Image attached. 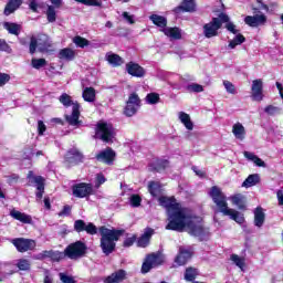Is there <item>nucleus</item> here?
I'll list each match as a JSON object with an SVG mask.
<instances>
[{
    "mask_svg": "<svg viewBox=\"0 0 283 283\" xmlns=\"http://www.w3.org/2000/svg\"><path fill=\"white\" fill-rule=\"evenodd\" d=\"M59 277H60L62 283H76V280H74V276L69 275L67 273L61 272L59 274Z\"/></svg>",
    "mask_w": 283,
    "mask_h": 283,
    "instance_id": "obj_53",
    "label": "nucleus"
},
{
    "mask_svg": "<svg viewBox=\"0 0 283 283\" xmlns=\"http://www.w3.org/2000/svg\"><path fill=\"white\" fill-rule=\"evenodd\" d=\"M198 277V270L193 268H188L185 273L186 282H193Z\"/></svg>",
    "mask_w": 283,
    "mask_h": 283,
    "instance_id": "obj_44",
    "label": "nucleus"
},
{
    "mask_svg": "<svg viewBox=\"0 0 283 283\" xmlns=\"http://www.w3.org/2000/svg\"><path fill=\"white\" fill-rule=\"evenodd\" d=\"M209 196L212 199V202H214L219 213L228 216V218L237 222V224H244V214L229 207L227 195H224L220 188L213 186L209 191Z\"/></svg>",
    "mask_w": 283,
    "mask_h": 283,
    "instance_id": "obj_2",
    "label": "nucleus"
},
{
    "mask_svg": "<svg viewBox=\"0 0 283 283\" xmlns=\"http://www.w3.org/2000/svg\"><path fill=\"white\" fill-rule=\"evenodd\" d=\"M107 63H109V65H113V67H118L120 65H123L124 61L123 57H120L118 54L116 53H106L105 56Z\"/></svg>",
    "mask_w": 283,
    "mask_h": 283,
    "instance_id": "obj_30",
    "label": "nucleus"
},
{
    "mask_svg": "<svg viewBox=\"0 0 283 283\" xmlns=\"http://www.w3.org/2000/svg\"><path fill=\"white\" fill-rule=\"evenodd\" d=\"M70 211H72V208H70V206H65L59 216H70Z\"/></svg>",
    "mask_w": 283,
    "mask_h": 283,
    "instance_id": "obj_64",
    "label": "nucleus"
},
{
    "mask_svg": "<svg viewBox=\"0 0 283 283\" xmlns=\"http://www.w3.org/2000/svg\"><path fill=\"white\" fill-rule=\"evenodd\" d=\"M106 180L107 179H105V176H103V174H98L95 179V186L101 187V185H104Z\"/></svg>",
    "mask_w": 283,
    "mask_h": 283,
    "instance_id": "obj_61",
    "label": "nucleus"
},
{
    "mask_svg": "<svg viewBox=\"0 0 283 283\" xmlns=\"http://www.w3.org/2000/svg\"><path fill=\"white\" fill-rule=\"evenodd\" d=\"M231 262H233V264H235V266H238L240 270L244 271V266H245V261L244 258L238 255V254H232L230 256Z\"/></svg>",
    "mask_w": 283,
    "mask_h": 283,
    "instance_id": "obj_42",
    "label": "nucleus"
},
{
    "mask_svg": "<svg viewBox=\"0 0 283 283\" xmlns=\"http://www.w3.org/2000/svg\"><path fill=\"white\" fill-rule=\"evenodd\" d=\"M77 3H82L83 6H92L95 8H101L103 6V1L101 0H75Z\"/></svg>",
    "mask_w": 283,
    "mask_h": 283,
    "instance_id": "obj_52",
    "label": "nucleus"
},
{
    "mask_svg": "<svg viewBox=\"0 0 283 283\" xmlns=\"http://www.w3.org/2000/svg\"><path fill=\"white\" fill-rule=\"evenodd\" d=\"M13 244L20 253H25V251H32L36 248V242L32 239H15Z\"/></svg>",
    "mask_w": 283,
    "mask_h": 283,
    "instance_id": "obj_12",
    "label": "nucleus"
},
{
    "mask_svg": "<svg viewBox=\"0 0 283 283\" xmlns=\"http://www.w3.org/2000/svg\"><path fill=\"white\" fill-rule=\"evenodd\" d=\"M29 8L30 10H32V12H39V8H41V3H39V1L36 0H31L29 3Z\"/></svg>",
    "mask_w": 283,
    "mask_h": 283,
    "instance_id": "obj_57",
    "label": "nucleus"
},
{
    "mask_svg": "<svg viewBox=\"0 0 283 283\" xmlns=\"http://www.w3.org/2000/svg\"><path fill=\"white\" fill-rule=\"evenodd\" d=\"M67 158H69V160L73 161V163H81V160H83V154H81V151L74 149L67 154Z\"/></svg>",
    "mask_w": 283,
    "mask_h": 283,
    "instance_id": "obj_45",
    "label": "nucleus"
},
{
    "mask_svg": "<svg viewBox=\"0 0 283 283\" xmlns=\"http://www.w3.org/2000/svg\"><path fill=\"white\" fill-rule=\"evenodd\" d=\"M59 101L62 103V105H64V107H72V109H74V105L78 104L77 102L72 101V96L67 95L66 93H63Z\"/></svg>",
    "mask_w": 283,
    "mask_h": 283,
    "instance_id": "obj_40",
    "label": "nucleus"
},
{
    "mask_svg": "<svg viewBox=\"0 0 283 283\" xmlns=\"http://www.w3.org/2000/svg\"><path fill=\"white\" fill-rule=\"evenodd\" d=\"M86 249L87 248L83 242L77 241L65 249V255H67L70 260H76L78 258H82V255H85Z\"/></svg>",
    "mask_w": 283,
    "mask_h": 283,
    "instance_id": "obj_9",
    "label": "nucleus"
},
{
    "mask_svg": "<svg viewBox=\"0 0 283 283\" xmlns=\"http://www.w3.org/2000/svg\"><path fill=\"white\" fill-rule=\"evenodd\" d=\"M223 87L228 94L235 95L238 94V90L235 88V85L231 83L229 80L223 81Z\"/></svg>",
    "mask_w": 283,
    "mask_h": 283,
    "instance_id": "obj_48",
    "label": "nucleus"
},
{
    "mask_svg": "<svg viewBox=\"0 0 283 283\" xmlns=\"http://www.w3.org/2000/svg\"><path fill=\"white\" fill-rule=\"evenodd\" d=\"M10 74L0 72V87L8 85L10 83Z\"/></svg>",
    "mask_w": 283,
    "mask_h": 283,
    "instance_id": "obj_54",
    "label": "nucleus"
},
{
    "mask_svg": "<svg viewBox=\"0 0 283 283\" xmlns=\"http://www.w3.org/2000/svg\"><path fill=\"white\" fill-rule=\"evenodd\" d=\"M23 3V0H10L6 8H4V14L6 17H10L15 10H19Z\"/></svg>",
    "mask_w": 283,
    "mask_h": 283,
    "instance_id": "obj_29",
    "label": "nucleus"
},
{
    "mask_svg": "<svg viewBox=\"0 0 283 283\" xmlns=\"http://www.w3.org/2000/svg\"><path fill=\"white\" fill-rule=\"evenodd\" d=\"M161 32L172 41H180L182 39V30L178 27H166L161 29Z\"/></svg>",
    "mask_w": 283,
    "mask_h": 283,
    "instance_id": "obj_20",
    "label": "nucleus"
},
{
    "mask_svg": "<svg viewBox=\"0 0 283 283\" xmlns=\"http://www.w3.org/2000/svg\"><path fill=\"white\" fill-rule=\"evenodd\" d=\"M0 51L11 53L12 49H10V45H8V42H6V40L0 39Z\"/></svg>",
    "mask_w": 283,
    "mask_h": 283,
    "instance_id": "obj_56",
    "label": "nucleus"
},
{
    "mask_svg": "<svg viewBox=\"0 0 283 283\" xmlns=\"http://www.w3.org/2000/svg\"><path fill=\"white\" fill-rule=\"evenodd\" d=\"M10 216L14 220L22 222V224H32V216L27 214L25 212H21L19 210H11Z\"/></svg>",
    "mask_w": 283,
    "mask_h": 283,
    "instance_id": "obj_24",
    "label": "nucleus"
},
{
    "mask_svg": "<svg viewBox=\"0 0 283 283\" xmlns=\"http://www.w3.org/2000/svg\"><path fill=\"white\" fill-rule=\"evenodd\" d=\"M244 41H247V39L244 38V35L238 33L234 39H232L229 44L228 48H230V50H235V48H238V45H242V43H244Z\"/></svg>",
    "mask_w": 283,
    "mask_h": 283,
    "instance_id": "obj_39",
    "label": "nucleus"
},
{
    "mask_svg": "<svg viewBox=\"0 0 283 283\" xmlns=\"http://www.w3.org/2000/svg\"><path fill=\"white\" fill-rule=\"evenodd\" d=\"M48 129V127L45 126V124L43 123V120H39L38 122V132L40 136H43V134H45V130Z\"/></svg>",
    "mask_w": 283,
    "mask_h": 283,
    "instance_id": "obj_60",
    "label": "nucleus"
},
{
    "mask_svg": "<svg viewBox=\"0 0 283 283\" xmlns=\"http://www.w3.org/2000/svg\"><path fill=\"white\" fill-rule=\"evenodd\" d=\"M251 97L256 102L264 98V81H262V78L252 81Z\"/></svg>",
    "mask_w": 283,
    "mask_h": 283,
    "instance_id": "obj_10",
    "label": "nucleus"
},
{
    "mask_svg": "<svg viewBox=\"0 0 283 283\" xmlns=\"http://www.w3.org/2000/svg\"><path fill=\"white\" fill-rule=\"evenodd\" d=\"M122 17L125 19V21H127V23H129L130 25H134V23H136V21L134 20V15L129 14V12L125 11L123 12Z\"/></svg>",
    "mask_w": 283,
    "mask_h": 283,
    "instance_id": "obj_58",
    "label": "nucleus"
},
{
    "mask_svg": "<svg viewBox=\"0 0 283 283\" xmlns=\"http://www.w3.org/2000/svg\"><path fill=\"white\" fill-rule=\"evenodd\" d=\"M28 179L31 185H35L38 190L36 198L41 200V198H43V192L45 191V179L41 176L32 175V172H29Z\"/></svg>",
    "mask_w": 283,
    "mask_h": 283,
    "instance_id": "obj_11",
    "label": "nucleus"
},
{
    "mask_svg": "<svg viewBox=\"0 0 283 283\" xmlns=\"http://www.w3.org/2000/svg\"><path fill=\"white\" fill-rule=\"evenodd\" d=\"M136 242V237L134 234L128 235L124 241V247H133Z\"/></svg>",
    "mask_w": 283,
    "mask_h": 283,
    "instance_id": "obj_59",
    "label": "nucleus"
},
{
    "mask_svg": "<svg viewBox=\"0 0 283 283\" xmlns=\"http://www.w3.org/2000/svg\"><path fill=\"white\" fill-rule=\"evenodd\" d=\"M116 136V129L111 123L99 122L96 127V137L104 143H112Z\"/></svg>",
    "mask_w": 283,
    "mask_h": 283,
    "instance_id": "obj_4",
    "label": "nucleus"
},
{
    "mask_svg": "<svg viewBox=\"0 0 283 283\" xmlns=\"http://www.w3.org/2000/svg\"><path fill=\"white\" fill-rule=\"evenodd\" d=\"M2 28L9 32V34H13V36H19L21 34V24L14 22H3Z\"/></svg>",
    "mask_w": 283,
    "mask_h": 283,
    "instance_id": "obj_28",
    "label": "nucleus"
},
{
    "mask_svg": "<svg viewBox=\"0 0 283 283\" xmlns=\"http://www.w3.org/2000/svg\"><path fill=\"white\" fill-rule=\"evenodd\" d=\"M229 200L232 202L234 207L240 209L241 211L247 209V198L242 193H235L229 197Z\"/></svg>",
    "mask_w": 283,
    "mask_h": 283,
    "instance_id": "obj_23",
    "label": "nucleus"
},
{
    "mask_svg": "<svg viewBox=\"0 0 283 283\" xmlns=\"http://www.w3.org/2000/svg\"><path fill=\"white\" fill-rule=\"evenodd\" d=\"M148 191L154 198H158L163 193V186L158 181H150L148 185Z\"/></svg>",
    "mask_w": 283,
    "mask_h": 283,
    "instance_id": "obj_36",
    "label": "nucleus"
},
{
    "mask_svg": "<svg viewBox=\"0 0 283 283\" xmlns=\"http://www.w3.org/2000/svg\"><path fill=\"white\" fill-rule=\"evenodd\" d=\"M165 262V259L161 254H149L146 256L143 265H142V273H149L150 269H156V266H160Z\"/></svg>",
    "mask_w": 283,
    "mask_h": 283,
    "instance_id": "obj_6",
    "label": "nucleus"
},
{
    "mask_svg": "<svg viewBox=\"0 0 283 283\" xmlns=\"http://www.w3.org/2000/svg\"><path fill=\"white\" fill-rule=\"evenodd\" d=\"M73 43H75L77 48H87V45H90V41L81 35L73 38Z\"/></svg>",
    "mask_w": 283,
    "mask_h": 283,
    "instance_id": "obj_50",
    "label": "nucleus"
},
{
    "mask_svg": "<svg viewBox=\"0 0 283 283\" xmlns=\"http://www.w3.org/2000/svg\"><path fill=\"white\" fill-rule=\"evenodd\" d=\"M276 198H277L279 207L283 209V190H277Z\"/></svg>",
    "mask_w": 283,
    "mask_h": 283,
    "instance_id": "obj_62",
    "label": "nucleus"
},
{
    "mask_svg": "<svg viewBox=\"0 0 283 283\" xmlns=\"http://www.w3.org/2000/svg\"><path fill=\"white\" fill-rule=\"evenodd\" d=\"M151 235H154V230L151 228H147L142 238L137 242L138 247H147V244H149V240H151Z\"/></svg>",
    "mask_w": 283,
    "mask_h": 283,
    "instance_id": "obj_33",
    "label": "nucleus"
},
{
    "mask_svg": "<svg viewBox=\"0 0 283 283\" xmlns=\"http://www.w3.org/2000/svg\"><path fill=\"white\" fill-rule=\"evenodd\" d=\"M127 279V272L125 270H117L111 275L103 279L104 283H122Z\"/></svg>",
    "mask_w": 283,
    "mask_h": 283,
    "instance_id": "obj_18",
    "label": "nucleus"
},
{
    "mask_svg": "<svg viewBox=\"0 0 283 283\" xmlns=\"http://www.w3.org/2000/svg\"><path fill=\"white\" fill-rule=\"evenodd\" d=\"M187 92L200 94V92H205V86L196 83L188 84L186 87Z\"/></svg>",
    "mask_w": 283,
    "mask_h": 283,
    "instance_id": "obj_47",
    "label": "nucleus"
},
{
    "mask_svg": "<svg viewBox=\"0 0 283 283\" xmlns=\"http://www.w3.org/2000/svg\"><path fill=\"white\" fill-rule=\"evenodd\" d=\"M97 160L99 163H105L106 165H112L114 163V158H116V153L112 150V148H106L96 155Z\"/></svg>",
    "mask_w": 283,
    "mask_h": 283,
    "instance_id": "obj_21",
    "label": "nucleus"
},
{
    "mask_svg": "<svg viewBox=\"0 0 283 283\" xmlns=\"http://www.w3.org/2000/svg\"><path fill=\"white\" fill-rule=\"evenodd\" d=\"M180 123L188 129V132H193V122L191 120V116L185 112H179L177 114Z\"/></svg>",
    "mask_w": 283,
    "mask_h": 283,
    "instance_id": "obj_26",
    "label": "nucleus"
},
{
    "mask_svg": "<svg viewBox=\"0 0 283 283\" xmlns=\"http://www.w3.org/2000/svg\"><path fill=\"white\" fill-rule=\"evenodd\" d=\"M222 28V20L220 18H212V20L203 25V35L206 39H213L218 36V30Z\"/></svg>",
    "mask_w": 283,
    "mask_h": 283,
    "instance_id": "obj_7",
    "label": "nucleus"
},
{
    "mask_svg": "<svg viewBox=\"0 0 283 283\" xmlns=\"http://www.w3.org/2000/svg\"><path fill=\"white\" fill-rule=\"evenodd\" d=\"M160 207H164L168 216L166 229L170 231H187L190 235L207 240L209 229L202 224V218L193 216V212L174 197L161 196L158 198Z\"/></svg>",
    "mask_w": 283,
    "mask_h": 283,
    "instance_id": "obj_1",
    "label": "nucleus"
},
{
    "mask_svg": "<svg viewBox=\"0 0 283 283\" xmlns=\"http://www.w3.org/2000/svg\"><path fill=\"white\" fill-rule=\"evenodd\" d=\"M74 229L75 231H77V233H81V231H86V233H88L90 235H96L98 231L94 223L86 224L83 220H76L74 222Z\"/></svg>",
    "mask_w": 283,
    "mask_h": 283,
    "instance_id": "obj_14",
    "label": "nucleus"
},
{
    "mask_svg": "<svg viewBox=\"0 0 283 283\" xmlns=\"http://www.w3.org/2000/svg\"><path fill=\"white\" fill-rule=\"evenodd\" d=\"M50 45H52V42L48 35L39 34L36 36H32L29 46L30 54H34L36 52V48L40 52H46Z\"/></svg>",
    "mask_w": 283,
    "mask_h": 283,
    "instance_id": "obj_5",
    "label": "nucleus"
},
{
    "mask_svg": "<svg viewBox=\"0 0 283 283\" xmlns=\"http://www.w3.org/2000/svg\"><path fill=\"white\" fill-rule=\"evenodd\" d=\"M46 19H48L49 23H54V21H56V10H55V7L48 6Z\"/></svg>",
    "mask_w": 283,
    "mask_h": 283,
    "instance_id": "obj_49",
    "label": "nucleus"
},
{
    "mask_svg": "<svg viewBox=\"0 0 283 283\" xmlns=\"http://www.w3.org/2000/svg\"><path fill=\"white\" fill-rule=\"evenodd\" d=\"M149 19L153 21L154 25H157V28L160 29V32L167 28V18L159 14H153Z\"/></svg>",
    "mask_w": 283,
    "mask_h": 283,
    "instance_id": "obj_31",
    "label": "nucleus"
},
{
    "mask_svg": "<svg viewBox=\"0 0 283 283\" xmlns=\"http://www.w3.org/2000/svg\"><path fill=\"white\" fill-rule=\"evenodd\" d=\"M195 12L196 11V2L193 0H184L181 6L176 9V12Z\"/></svg>",
    "mask_w": 283,
    "mask_h": 283,
    "instance_id": "obj_37",
    "label": "nucleus"
},
{
    "mask_svg": "<svg viewBox=\"0 0 283 283\" xmlns=\"http://www.w3.org/2000/svg\"><path fill=\"white\" fill-rule=\"evenodd\" d=\"M78 109H81V105L73 104L72 114L65 116L66 123H69V125H71L72 127H81L82 122L78 120L81 112Z\"/></svg>",
    "mask_w": 283,
    "mask_h": 283,
    "instance_id": "obj_13",
    "label": "nucleus"
},
{
    "mask_svg": "<svg viewBox=\"0 0 283 283\" xmlns=\"http://www.w3.org/2000/svg\"><path fill=\"white\" fill-rule=\"evenodd\" d=\"M264 220H265L264 210L262 208H256L254 210V224H255V227H258L259 229L262 228V226L264 224Z\"/></svg>",
    "mask_w": 283,
    "mask_h": 283,
    "instance_id": "obj_35",
    "label": "nucleus"
},
{
    "mask_svg": "<svg viewBox=\"0 0 283 283\" xmlns=\"http://www.w3.org/2000/svg\"><path fill=\"white\" fill-rule=\"evenodd\" d=\"M19 271H30V261L28 259H20L17 262Z\"/></svg>",
    "mask_w": 283,
    "mask_h": 283,
    "instance_id": "obj_51",
    "label": "nucleus"
},
{
    "mask_svg": "<svg viewBox=\"0 0 283 283\" xmlns=\"http://www.w3.org/2000/svg\"><path fill=\"white\" fill-rule=\"evenodd\" d=\"M40 258H50L51 260L59 262V260L63 258V253L54 251H44L43 253L40 254Z\"/></svg>",
    "mask_w": 283,
    "mask_h": 283,
    "instance_id": "obj_41",
    "label": "nucleus"
},
{
    "mask_svg": "<svg viewBox=\"0 0 283 283\" xmlns=\"http://www.w3.org/2000/svg\"><path fill=\"white\" fill-rule=\"evenodd\" d=\"M57 57L61 59V61H74V59H76V51L70 48L62 49Z\"/></svg>",
    "mask_w": 283,
    "mask_h": 283,
    "instance_id": "obj_27",
    "label": "nucleus"
},
{
    "mask_svg": "<svg viewBox=\"0 0 283 283\" xmlns=\"http://www.w3.org/2000/svg\"><path fill=\"white\" fill-rule=\"evenodd\" d=\"M142 199L138 195H133L130 197V205L132 207H140Z\"/></svg>",
    "mask_w": 283,
    "mask_h": 283,
    "instance_id": "obj_55",
    "label": "nucleus"
},
{
    "mask_svg": "<svg viewBox=\"0 0 283 283\" xmlns=\"http://www.w3.org/2000/svg\"><path fill=\"white\" fill-rule=\"evenodd\" d=\"M146 103L148 105H158L160 103V95L158 93H149L146 96Z\"/></svg>",
    "mask_w": 283,
    "mask_h": 283,
    "instance_id": "obj_46",
    "label": "nucleus"
},
{
    "mask_svg": "<svg viewBox=\"0 0 283 283\" xmlns=\"http://www.w3.org/2000/svg\"><path fill=\"white\" fill-rule=\"evenodd\" d=\"M82 98L86 103H94L96 101V90H94V87H85L82 93Z\"/></svg>",
    "mask_w": 283,
    "mask_h": 283,
    "instance_id": "obj_32",
    "label": "nucleus"
},
{
    "mask_svg": "<svg viewBox=\"0 0 283 283\" xmlns=\"http://www.w3.org/2000/svg\"><path fill=\"white\" fill-rule=\"evenodd\" d=\"M140 109V97L138 94L133 93L129 95L126 106L124 108L125 116L132 117Z\"/></svg>",
    "mask_w": 283,
    "mask_h": 283,
    "instance_id": "obj_8",
    "label": "nucleus"
},
{
    "mask_svg": "<svg viewBox=\"0 0 283 283\" xmlns=\"http://www.w3.org/2000/svg\"><path fill=\"white\" fill-rule=\"evenodd\" d=\"M260 182V176L258 174L250 175L242 184V187L245 189H249L251 187H255V185H259Z\"/></svg>",
    "mask_w": 283,
    "mask_h": 283,
    "instance_id": "obj_38",
    "label": "nucleus"
},
{
    "mask_svg": "<svg viewBox=\"0 0 283 283\" xmlns=\"http://www.w3.org/2000/svg\"><path fill=\"white\" fill-rule=\"evenodd\" d=\"M219 19H221V23H226V29L228 32H231L232 34H239L240 30H238V25L231 21L227 13H220Z\"/></svg>",
    "mask_w": 283,
    "mask_h": 283,
    "instance_id": "obj_25",
    "label": "nucleus"
},
{
    "mask_svg": "<svg viewBox=\"0 0 283 283\" xmlns=\"http://www.w3.org/2000/svg\"><path fill=\"white\" fill-rule=\"evenodd\" d=\"M92 191V185L80 184L73 188V196H75V198H85L86 196H90Z\"/></svg>",
    "mask_w": 283,
    "mask_h": 283,
    "instance_id": "obj_19",
    "label": "nucleus"
},
{
    "mask_svg": "<svg viewBox=\"0 0 283 283\" xmlns=\"http://www.w3.org/2000/svg\"><path fill=\"white\" fill-rule=\"evenodd\" d=\"M244 23L250 28H259V25H264L266 23V15L264 14L247 15L244 18Z\"/></svg>",
    "mask_w": 283,
    "mask_h": 283,
    "instance_id": "obj_15",
    "label": "nucleus"
},
{
    "mask_svg": "<svg viewBox=\"0 0 283 283\" xmlns=\"http://www.w3.org/2000/svg\"><path fill=\"white\" fill-rule=\"evenodd\" d=\"M193 255V252H191L189 249L186 248H179V253L175 259V263L177 266H185L189 260H191V256Z\"/></svg>",
    "mask_w": 283,
    "mask_h": 283,
    "instance_id": "obj_16",
    "label": "nucleus"
},
{
    "mask_svg": "<svg viewBox=\"0 0 283 283\" xmlns=\"http://www.w3.org/2000/svg\"><path fill=\"white\" fill-rule=\"evenodd\" d=\"M243 156L248 160H251V163H253L256 167H266V164L264 163V160H262L260 157H258L253 153L244 151Z\"/></svg>",
    "mask_w": 283,
    "mask_h": 283,
    "instance_id": "obj_34",
    "label": "nucleus"
},
{
    "mask_svg": "<svg viewBox=\"0 0 283 283\" xmlns=\"http://www.w3.org/2000/svg\"><path fill=\"white\" fill-rule=\"evenodd\" d=\"M266 114L273 115V114H277V112H280V108L275 107V106H268L265 108Z\"/></svg>",
    "mask_w": 283,
    "mask_h": 283,
    "instance_id": "obj_63",
    "label": "nucleus"
},
{
    "mask_svg": "<svg viewBox=\"0 0 283 283\" xmlns=\"http://www.w3.org/2000/svg\"><path fill=\"white\" fill-rule=\"evenodd\" d=\"M126 72L130 74V76H135L136 78H143L145 76L146 71L138 63L129 62L126 64Z\"/></svg>",
    "mask_w": 283,
    "mask_h": 283,
    "instance_id": "obj_17",
    "label": "nucleus"
},
{
    "mask_svg": "<svg viewBox=\"0 0 283 283\" xmlns=\"http://www.w3.org/2000/svg\"><path fill=\"white\" fill-rule=\"evenodd\" d=\"M232 134L237 140H244L247 138V128L242 123L237 122L232 125Z\"/></svg>",
    "mask_w": 283,
    "mask_h": 283,
    "instance_id": "obj_22",
    "label": "nucleus"
},
{
    "mask_svg": "<svg viewBox=\"0 0 283 283\" xmlns=\"http://www.w3.org/2000/svg\"><path fill=\"white\" fill-rule=\"evenodd\" d=\"M48 61L45 59L33 57L31 60V67H33V70H41V67H45Z\"/></svg>",
    "mask_w": 283,
    "mask_h": 283,
    "instance_id": "obj_43",
    "label": "nucleus"
},
{
    "mask_svg": "<svg viewBox=\"0 0 283 283\" xmlns=\"http://www.w3.org/2000/svg\"><path fill=\"white\" fill-rule=\"evenodd\" d=\"M99 234L102 237L101 249L105 255H109V253L116 249V242H118L120 235H123V231L101 227Z\"/></svg>",
    "mask_w": 283,
    "mask_h": 283,
    "instance_id": "obj_3",
    "label": "nucleus"
}]
</instances>
